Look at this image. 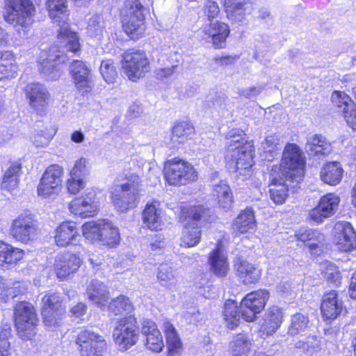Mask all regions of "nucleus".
Here are the masks:
<instances>
[{
	"label": "nucleus",
	"instance_id": "nucleus-35",
	"mask_svg": "<svg viewBox=\"0 0 356 356\" xmlns=\"http://www.w3.org/2000/svg\"><path fill=\"white\" fill-rule=\"evenodd\" d=\"M344 170L339 161H327L321 168L320 179L325 184L335 186L343 177Z\"/></svg>",
	"mask_w": 356,
	"mask_h": 356
},
{
	"label": "nucleus",
	"instance_id": "nucleus-58",
	"mask_svg": "<svg viewBox=\"0 0 356 356\" xmlns=\"http://www.w3.org/2000/svg\"><path fill=\"white\" fill-rule=\"evenodd\" d=\"M238 58L239 56L237 55L222 54L214 56L213 60L218 66L226 67L234 64Z\"/></svg>",
	"mask_w": 356,
	"mask_h": 356
},
{
	"label": "nucleus",
	"instance_id": "nucleus-24",
	"mask_svg": "<svg viewBox=\"0 0 356 356\" xmlns=\"http://www.w3.org/2000/svg\"><path fill=\"white\" fill-rule=\"evenodd\" d=\"M207 39H209L214 49H223L227 47V39L230 36L231 29L227 23L216 20L209 22L202 31Z\"/></svg>",
	"mask_w": 356,
	"mask_h": 356
},
{
	"label": "nucleus",
	"instance_id": "nucleus-39",
	"mask_svg": "<svg viewBox=\"0 0 356 356\" xmlns=\"http://www.w3.org/2000/svg\"><path fill=\"white\" fill-rule=\"evenodd\" d=\"M57 39L64 44L67 52L79 55L81 51V44L79 33L71 29L70 25L61 26L57 34Z\"/></svg>",
	"mask_w": 356,
	"mask_h": 356
},
{
	"label": "nucleus",
	"instance_id": "nucleus-55",
	"mask_svg": "<svg viewBox=\"0 0 356 356\" xmlns=\"http://www.w3.org/2000/svg\"><path fill=\"white\" fill-rule=\"evenodd\" d=\"M65 185L66 189L70 194L76 195L85 188L86 183L80 177L70 176L66 181Z\"/></svg>",
	"mask_w": 356,
	"mask_h": 356
},
{
	"label": "nucleus",
	"instance_id": "nucleus-9",
	"mask_svg": "<svg viewBox=\"0 0 356 356\" xmlns=\"http://www.w3.org/2000/svg\"><path fill=\"white\" fill-rule=\"evenodd\" d=\"M37 14L33 0H4L3 19L9 24L29 28Z\"/></svg>",
	"mask_w": 356,
	"mask_h": 356
},
{
	"label": "nucleus",
	"instance_id": "nucleus-42",
	"mask_svg": "<svg viewBox=\"0 0 356 356\" xmlns=\"http://www.w3.org/2000/svg\"><path fill=\"white\" fill-rule=\"evenodd\" d=\"M252 346V340L245 333L236 334L230 342V348L233 356H248Z\"/></svg>",
	"mask_w": 356,
	"mask_h": 356
},
{
	"label": "nucleus",
	"instance_id": "nucleus-51",
	"mask_svg": "<svg viewBox=\"0 0 356 356\" xmlns=\"http://www.w3.org/2000/svg\"><path fill=\"white\" fill-rule=\"evenodd\" d=\"M322 274L326 281L334 286H339L341 284L342 275L339 267L335 264L326 262Z\"/></svg>",
	"mask_w": 356,
	"mask_h": 356
},
{
	"label": "nucleus",
	"instance_id": "nucleus-52",
	"mask_svg": "<svg viewBox=\"0 0 356 356\" xmlns=\"http://www.w3.org/2000/svg\"><path fill=\"white\" fill-rule=\"evenodd\" d=\"M11 336V328L8 325L0 327V356H12L13 349L8 339Z\"/></svg>",
	"mask_w": 356,
	"mask_h": 356
},
{
	"label": "nucleus",
	"instance_id": "nucleus-43",
	"mask_svg": "<svg viewBox=\"0 0 356 356\" xmlns=\"http://www.w3.org/2000/svg\"><path fill=\"white\" fill-rule=\"evenodd\" d=\"M215 191L218 206L225 211L229 210L234 202V197L229 186L219 184L216 186Z\"/></svg>",
	"mask_w": 356,
	"mask_h": 356
},
{
	"label": "nucleus",
	"instance_id": "nucleus-26",
	"mask_svg": "<svg viewBox=\"0 0 356 356\" xmlns=\"http://www.w3.org/2000/svg\"><path fill=\"white\" fill-rule=\"evenodd\" d=\"M209 270L215 276L225 277L229 271V262L227 254L222 251V241H217L216 247L208 254Z\"/></svg>",
	"mask_w": 356,
	"mask_h": 356
},
{
	"label": "nucleus",
	"instance_id": "nucleus-6",
	"mask_svg": "<svg viewBox=\"0 0 356 356\" xmlns=\"http://www.w3.org/2000/svg\"><path fill=\"white\" fill-rule=\"evenodd\" d=\"M13 321L17 335L22 340H31L38 332L40 319L35 307L29 301L15 303L13 308Z\"/></svg>",
	"mask_w": 356,
	"mask_h": 356
},
{
	"label": "nucleus",
	"instance_id": "nucleus-56",
	"mask_svg": "<svg viewBox=\"0 0 356 356\" xmlns=\"http://www.w3.org/2000/svg\"><path fill=\"white\" fill-rule=\"evenodd\" d=\"M172 267L162 264L159 267L157 273V279L163 285H168L175 278Z\"/></svg>",
	"mask_w": 356,
	"mask_h": 356
},
{
	"label": "nucleus",
	"instance_id": "nucleus-1",
	"mask_svg": "<svg viewBox=\"0 0 356 356\" xmlns=\"http://www.w3.org/2000/svg\"><path fill=\"white\" fill-rule=\"evenodd\" d=\"M307 169V159L301 147L295 143H287L283 149L278 164L269 171L268 194L276 205L286 203L290 191L299 188Z\"/></svg>",
	"mask_w": 356,
	"mask_h": 356
},
{
	"label": "nucleus",
	"instance_id": "nucleus-12",
	"mask_svg": "<svg viewBox=\"0 0 356 356\" xmlns=\"http://www.w3.org/2000/svg\"><path fill=\"white\" fill-rule=\"evenodd\" d=\"M112 337L114 343L122 352L136 345L140 337L137 318L134 315H128L118 318L113 328Z\"/></svg>",
	"mask_w": 356,
	"mask_h": 356
},
{
	"label": "nucleus",
	"instance_id": "nucleus-41",
	"mask_svg": "<svg viewBox=\"0 0 356 356\" xmlns=\"http://www.w3.org/2000/svg\"><path fill=\"white\" fill-rule=\"evenodd\" d=\"M15 56L12 51L0 52V81L10 79L15 76Z\"/></svg>",
	"mask_w": 356,
	"mask_h": 356
},
{
	"label": "nucleus",
	"instance_id": "nucleus-63",
	"mask_svg": "<svg viewBox=\"0 0 356 356\" xmlns=\"http://www.w3.org/2000/svg\"><path fill=\"white\" fill-rule=\"evenodd\" d=\"M71 140L76 143H81L84 140V135L81 130L74 131L71 134Z\"/></svg>",
	"mask_w": 356,
	"mask_h": 356
},
{
	"label": "nucleus",
	"instance_id": "nucleus-2",
	"mask_svg": "<svg viewBox=\"0 0 356 356\" xmlns=\"http://www.w3.org/2000/svg\"><path fill=\"white\" fill-rule=\"evenodd\" d=\"M210 207L197 200L183 202L178 206L177 218L182 227L181 245L190 248L201 241V225L211 223L213 218Z\"/></svg>",
	"mask_w": 356,
	"mask_h": 356
},
{
	"label": "nucleus",
	"instance_id": "nucleus-49",
	"mask_svg": "<svg viewBox=\"0 0 356 356\" xmlns=\"http://www.w3.org/2000/svg\"><path fill=\"white\" fill-rule=\"evenodd\" d=\"M99 72L104 80L108 83L115 82L118 73L113 59H104L101 62Z\"/></svg>",
	"mask_w": 356,
	"mask_h": 356
},
{
	"label": "nucleus",
	"instance_id": "nucleus-64",
	"mask_svg": "<svg viewBox=\"0 0 356 356\" xmlns=\"http://www.w3.org/2000/svg\"><path fill=\"white\" fill-rule=\"evenodd\" d=\"M348 292L350 298L356 300V284L349 282Z\"/></svg>",
	"mask_w": 356,
	"mask_h": 356
},
{
	"label": "nucleus",
	"instance_id": "nucleus-22",
	"mask_svg": "<svg viewBox=\"0 0 356 356\" xmlns=\"http://www.w3.org/2000/svg\"><path fill=\"white\" fill-rule=\"evenodd\" d=\"M82 264L79 254L65 252L58 256L54 262V270L60 281L68 280L76 273Z\"/></svg>",
	"mask_w": 356,
	"mask_h": 356
},
{
	"label": "nucleus",
	"instance_id": "nucleus-36",
	"mask_svg": "<svg viewBox=\"0 0 356 356\" xmlns=\"http://www.w3.org/2000/svg\"><path fill=\"white\" fill-rule=\"evenodd\" d=\"M335 245L341 252H350L356 248V232L350 222L341 224V229L336 235Z\"/></svg>",
	"mask_w": 356,
	"mask_h": 356
},
{
	"label": "nucleus",
	"instance_id": "nucleus-13",
	"mask_svg": "<svg viewBox=\"0 0 356 356\" xmlns=\"http://www.w3.org/2000/svg\"><path fill=\"white\" fill-rule=\"evenodd\" d=\"M74 343L80 356H103L107 348L104 337L86 326L79 328Z\"/></svg>",
	"mask_w": 356,
	"mask_h": 356
},
{
	"label": "nucleus",
	"instance_id": "nucleus-45",
	"mask_svg": "<svg viewBox=\"0 0 356 356\" xmlns=\"http://www.w3.org/2000/svg\"><path fill=\"white\" fill-rule=\"evenodd\" d=\"M309 151L315 156L327 155L331 152V145L321 135L315 134L308 143Z\"/></svg>",
	"mask_w": 356,
	"mask_h": 356
},
{
	"label": "nucleus",
	"instance_id": "nucleus-3",
	"mask_svg": "<svg viewBox=\"0 0 356 356\" xmlns=\"http://www.w3.org/2000/svg\"><path fill=\"white\" fill-rule=\"evenodd\" d=\"M225 161L239 175H250L255 164V146L244 130L233 129L226 136Z\"/></svg>",
	"mask_w": 356,
	"mask_h": 356
},
{
	"label": "nucleus",
	"instance_id": "nucleus-53",
	"mask_svg": "<svg viewBox=\"0 0 356 356\" xmlns=\"http://www.w3.org/2000/svg\"><path fill=\"white\" fill-rule=\"evenodd\" d=\"M320 236L321 232L318 229L308 228H301L294 234L296 241L303 244H307L312 241L318 240Z\"/></svg>",
	"mask_w": 356,
	"mask_h": 356
},
{
	"label": "nucleus",
	"instance_id": "nucleus-37",
	"mask_svg": "<svg viewBox=\"0 0 356 356\" xmlns=\"http://www.w3.org/2000/svg\"><path fill=\"white\" fill-rule=\"evenodd\" d=\"M251 0H222V6L227 19L242 21L251 6Z\"/></svg>",
	"mask_w": 356,
	"mask_h": 356
},
{
	"label": "nucleus",
	"instance_id": "nucleus-61",
	"mask_svg": "<svg viewBox=\"0 0 356 356\" xmlns=\"http://www.w3.org/2000/svg\"><path fill=\"white\" fill-rule=\"evenodd\" d=\"M53 137L52 133H44L43 131H41L40 133H38L35 136V142L39 143L37 144V146H43L44 145H47L50 140Z\"/></svg>",
	"mask_w": 356,
	"mask_h": 356
},
{
	"label": "nucleus",
	"instance_id": "nucleus-19",
	"mask_svg": "<svg viewBox=\"0 0 356 356\" xmlns=\"http://www.w3.org/2000/svg\"><path fill=\"white\" fill-rule=\"evenodd\" d=\"M25 94L33 111L40 116L45 115L51 98L47 89L41 83H31L26 86Z\"/></svg>",
	"mask_w": 356,
	"mask_h": 356
},
{
	"label": "nucleus",
	"instance_id": "nucleus-62",
	"mask_svg": "<svg viewBox=\"0 0 356 356\" xmlns=\"http://www.w3.org/2000/svg\"><path fill=\"white\" fill-rule=\"evenodd\" d=\"M324 241V235L321 232V236L319 237L318 240L312 241L307 243V247L309 252L312 254L316 253V250L323 246Z\"/></svg>",
	"mask_w": 356,
	"mask_h": 356
},
{
	"label": "nucleus",
	"instance_id": "nucleus-25",
	"mask_svg": "<svg viewBox=\"0 0 356 356\" xmlns=\"http://www.w3.org/2000/svg\"><path fill=\"white\" fill-rule=\"evenodd\" d=\"M141 332L147 350L154 353H159L163 350V339L156 322L150 318L143 319L141 323Z\"/></svg>",
	"mask_w": 356,
	"mask_h": 356
},
{
	"label": "nucleus",
	"instance_id": "nucleus-20",
	"mask_svg": "<svg viewBox=\"0 0 356 356\" xmlns=\"http://www.w3.org/2000/svg\"><path fill=\"white\" fill-rule=\"evenodd\" d=\"M70 74L77 90L83 94H88L92 91V74L85 61L73 60L70 64Z\"/></svg>",
	"mask_w": 356,
	"mask_h": 356
},
{
	"label": "nucleus",
	"instance_id": "nucleus-32",
	"mask_svg": "<svg viewBox=\"0 0 356 356\" xmlns=\"http://www.w3.org/2000/svg\"><path fill=\"white\" fill-rule=\"evenodd\" d=\"M8 164L2 176L1 188L11 193L19 188L20 177L22 174V163L19 159L10 161Z\"/></svg>",
	"mask_w": 356,
	"mask_h": 356
},
{
	"label": "nucleus",
	"instance_id": "nucleus-10",
	"mask_svg": "<svg viewBox=\"0 0 356 356\" xmlns=\"http://www.w3.org/2000/svg\"><path fill=\"white\" fill-rule=\"evenodd\" d=\"M119 191L112 193L113 204L122 212L135 208L138 202L141 179L137 173L129 172L122 179Z\"/></svg>",
	"mask_w": 356,
	"mask_h": 356
},
{
	"label": "nucleus",
	"instance_id": "nucleus-7",
	"mask_svg": "<svg viewBox=\"0 0 356 356\" xmlns=\"http://www.w3.org/2000/svg\"><path fill=\"white\" fill-rule=\"evenodd\" d=\"M122 73L131 81L144 78L151 70V60L146 51L136 47L125 49L121 54Z\"/></svg>",
	"mask_w": 356,
	"mask_h": 356
},
{
	"label": "nucleus",
	"instance_id": "nucleus-30",
	"mask_svg": "<svg viewBox=\"0 0 356 356\" xmlns=\"http://www.w3.org/2000/svg\"><path fill=\"white\" fill-rule=\"evenodd\" d=\"M162 328L166 343L165 356L180 355L183 351V343L176 327L170 321L166 319L163 321Z\"/></svg>",
	"mask_w": 356,
	"mask_h": 356
},
{
	"label": "nucleus",
	"instance_id": "nucleus-31",
	"mask_svg": "<svg viewBox=\"0 0 356 356\" xmlns=\"http://www.w3.org/2000/svg\"><path fill=\"white\" fill-rule=\"evenodd\" d=\"M256 227L255 213L250 207L241 210L232 223V229L236 236L250 232Z\"/></svg>",
	"mask_w": 356,
	"mask_h": 356
},
{
	"label": "nucleus",
	"instance_id": "nucleus-59",
	"mask_svg": "<svg viewBox=\"0 0 356 356\" xmlns=\"http://www.w3.org/2000/svg\"><path fill=\"white\" fill-rule=\"evenodd\" d=\"M86 163L87 161L84 158H80L76 161L70 172V176L80 177L81 176L85 175L87 171Z\"/></svg>",
	"mask_w": 356,
	"mask_h": 356
},
{
	"label": "nucleus",
	"instance_id": "nucleus-54",
	"mask_svg": "<svg viewBox=\"0 0 356 356\" xmlns=\"http://www.w3.org/2000/svg\"><path fill=\"white\" fill-rule=\"evenodd\" d=\"M60 58V55L53 56L52 55L48 54L46 58L38 61V68L40 72L42 73H51L54 70H57V69H56L57 66L56 62Z\"/></svg>",
	"mask_w": 356,
	"mask_h": 356
},
{
	"label": "nucleus",
	"instance_id": "nucleus-27",
	"mask_svg": "<svg viewBox=\"0 0 356 356\" xmlns=\"http://www.w3.org/2000/svg\"><path fill=\"white\" fill-rule=\"evenodd\" d=\"M25 257V250L0 240V270H8L20 264Z\"/></svg>",
	"mask_w": 356,
	"mask_h": 356
},
{
	"label": "nucleus",
	"instance_id": "nucleus-46",
	"mask_svg": "<svg viewBox=\"0 0 356 356\" xmlns=\"http://www.w3.org/2000/svg\"><path fill=\"white\" fill-rule=\"evenodd\" d=\"M108 310L114 315H120L126 312L134 310V306L129 298L120 295L111 300L108 306Z\"/></svg>",
	"mask_w": 356,
	"mask_h": 356
},
{
	"label": "nucleus",
	"instance_id": "nucleus-16",
	"mask_svg": "<svg viewBox=\"0 0 356 356\" xmlns=\"http://www.w3.org/2000/svg\"><path fill=\"white\" fill-rule=\"evenodd\" d=\"M269 298V293L265 289H258L246 294L241 300L240 312L242 318L254 322L257 315L264 310Z\"/></svg>",
	"mask_w": 356,
	"mask_h": 356
},
{
	"label": "nucleus",
	"instance_id": "nucleus-14",
	"mask_svg": "<svg viewBox=\"0 0 356 356\" xmlns=\"http://www.w3.org/2000/svg\"><path fill=\"white\" fill-rule=\"evenodd\" d=\"M40 230L39 222L35 216L26 211L13 220L9 234L15 241L26 244L38 235Z\"/></svg>",
	"mask_w": 356,
	"mask_h": 356
},
{
	"label": "nucleus",
	"instance_id": "nucleus-21",
	"mask_svg": "<svg viewBox=\"0 0 356 356\" xmlns=\"http://www.w3.org/2000/svg\"><path fill=\"white\" fill-rule=\"evenodd\" d=\"M340 203V197L334 193L321 196L318 204L309 211V219L318 224L333 216Z\"/></svg>",
	"mask_w": 356,
	"mask_h": 356
},
{
	"label": "nucleus",
	"instance_id": "nucleus-48",
	"mask_svg": "<svg viewBox=\"0 0 356 356\" xmlns=\"http://www.w3.org/2000/svg\"><path fill=\"white\" fill-rule=\"evenodd\" d=\"M86 293L89 300L95 303L101 304L106 300L108 292L104 289V286L97 282H92L86 289Z\"/></svg>",
	"mask_w": 356,
	"mask_h": 356
},
{
	"label": "nucleus",
	"instance_id": "nucleus-57",
	"mask_svg": "<svg viewBox=\"0 0 356 356\" xmlns=\"http://www.w3.org/2000/svg\"><path fill=\"white\" fill-rule=\"evenodd\" d=\"M220 12V8L216 1L207 0L203 8V13L208 21L213 22V20L218 17Z\"/></svg>",
	"mask_w": 356,
	"mask_h": 356
},
{
	"label": "nucleus",
	"instance_id": "nucleus-17",
	"mask_svg": "<svg viewBox=\"0 0 356 356\" xmlns=\"http://www.w3.org/2000/svg\"><path fill=\"white\" fill-rule=\"evenodd\" d=\"M69 210L81 218H93L99 211L97 191L93 188L87 189L84 195L74 197L69 204Z\"/></svg>",
	"mask_w": 356,
	"mask_h": 356
},
{
	"label": "nucleus",
	"instance_id": "nucleus-5",
	"mask_svg": "<svg viewBox=\"0 0 356 356\" xmlns=\"http://www.w3.org/2000/svg\"><path fill=\"white\" fill-rule=\"evenodd\" d=\"M81 232L87 243L106 248H115L120 241L118 228L106 218H99L84 222L81 225Z\"/></svg>",
	"mask_w": 356,
	"mask_h": 356
},
{
	"label": "nucleus",
	"instance_id": "nucleus-29",
	"mask_svg": "<svg viewBox=\"0 0 356 356\" xmlns=\"http://www.w3.org/2000/svg\"><path fill=\"white\" fill-rule=\"evenodd\" d=\"M234 268L236 275L245 285L254 284L261 277V271L243 257H237Z\"/></svg>",
	"mask_w": 356,
	"mask_h": 356
},
{
	"label": "nucleus",
	"instance_id": "nucleus-40",
	"mask_svg": "<svg viewBox=\"0 0 356 356\" xmlns=\"http://www.w3.org/2000/svg\"><path fill=\"white\" fill-rule=\"evenodd\" d=\"M44 5L49 17L56 22L70 15L68 0H46Z\"/></svg>",
	"mask_w": 356,
	"mask_h": 356
},
{
	"label": "nucleus",
	"instance_id": "nucleus-15",
	"mask_svg": "<svg viewBox=\"0 0 356 356\" xmlns=\"http://www.w3.org/2000/svg\"><path fill=\"white\" fill-rule=\"evenodd\" d=\"M63 168L58 164H51L43 172L37 186V194L47 199L58 195L63 188Z\"/></svg>",
	"mask_w": 356,
	"mask_h": 356
},
{
	"label": "nucleus",
	"instance_id": "nucleus-18",
	"mask_svg": "<svg viewBox=\"0 0 356 356\" xmlns=\"http://www.w3.org/2000/svg\"><path fill=\"white\" fill-rule=\"evenodd\" d=\"M319 309L323 321L330 323L346 311V306L339 291L331 289L323 293Z\"/></svg>",
	"mask_w": 356,
	"mask_h": 356
},
{
	"label": "nucleus",
	"instance_id": "nucleus-44",
	"mask_svg": "<svg viewBox=\"0 0 356 356\" xmlns=\"http://www.w3.org/2000/svg\"><path fill=\"white\" fill-rule=\"evenodd\" d=\"M280 138L275 135H270L266 137L261 143L262 154L264 159L272 161L277 156L280 150Z\"/></svg>",
	"mask_w": 356,
	"mask_h": 356
},
{
	"label": "nucleus",
	"instance_id": "nucleus-33",
	"mask_svg": "<svg viewBox=\"0 0 356 356\" xmlns=\"http://www.w3.org/2000/svg\"><path fill=\"white\" fill-rule=\"evenodd\" d=\"M159 202L152 201L147 202L142 211V220L145 227L152 231H161L163 225L162 211Z\"/></svg>",
	"mask_w": 356,
	"mask_h": 356
},
{
	"label": "nucleus",
	"instance_id": "nucleus-34",
	"mask_svg": "<svg viewBox=\"0 0 356 356\" xmlns=\"http://www.w3.org/2000/svg\"><path fill=\"white\" fill-rule=\"evenodd\" d=\"M78 236L76 222L63 221L55 229L54 242L57 246L65 248L71 245Z\"/></svg>",
	"mask_w": 356,
	"mask_h": 356
},
{
	"label": "nucleus",
	"instance_id": "nucleus-50",
	"mask_svg": "<svg viewBox=\"0 0 356 356\" xmlns=\"http://www.w3.org/2000/svg\"><path fill=\"white\" fill-rule=\"evenodd\" d=\"M307 315L301 313H296L291 316V323L289 327L288 333L292 336L297 335L304 332L309 324Z\"/></svg>",
	"mask_w": 356,
	"mask_h": 356
},
{
	"label": "nucleus",
	"instance_id": "nucleus-47",
	"mask_svg": "<svg viewBox=\"0 0 356 356\" xmlns=\"http://www.w3.org/2000/svg\"><path fill=\"white\" fill-rule=\"evenodd\" d=\"M240 310L234 304H226L222 311L223 319L229 330L236 329L240 324Z\"/></svg>",
	"mask_w": 356,
	"mask_h": 356
},
{
	"label": "nucleus",
	"instance_id": "nucleus-23",
	"mask_svg": "<svg viewBox=\"0 0 356 356\" xmlns=\"http://www.w3.org/2000/svg\"><path fill=\"white\" fill-rule=\"evenodd\" d=\"M331 102L341 113L348 125L356 130V104L345 92L334 90L332 92Z\"/></svg>",
	"mask_w": 356,
	"mask_h": 356
},
{
	"label": "nucleus",
	"instance_id": "nucleus-8",
	"mask_svg": "<svg viewBox=\"0 0 356 356\" xmlns=\"http://www.w3.org/2000/svg\"><path fill=\"white\" fill-rule=\"evenodd\" d=\"M163 177L170 186H181L196 182L198 172L191 163L185 159L175 157L163 163Z\"/></svg>",
	"mask_w": 356,
	"mask_h": 356
},
{
	"label": "nucleus",
	"instance_id": "nucleus-4",
	"mask_svg": "<svg viewBox=\"0 0 356 356\" xmlns=\"http://www.w3.org/2000/svg\"><path fill=\"white\" fill-rule=\"evenodd\" d=\"M145 10L140 0H124L118 10L122 30L131 40L137 41L146 35Z\"/></svg>",
	"mask_w": 356,
	"mask_h": 356
},
{
	"label": "nucleus",
	"instance_id": "nucleus-11",
	"mask_svg": "<svg viewBox=\"0 0 356 356\" xmlns=\"http://www.w3.org/2000/svg\"><path fill=\"white\" fill-rule=\"evenodd\" d=\"M66 313L65 299L60 292L49 291L41 298L40 314L42 323L47 329L60 327Z\"/></svg>",
	"mask_w": 356,
	"mask_h": 356
},
{
	"label": "nucleus",
	"instance_id": "nucleus-60",
	"mask_svg": "<svg viewBox=\"0 0 356 356\" xmlns=\"http://www.w3.org/2000/svg\"><path fill=\"white\" fill-rule=\"evenodd\" d=\"M87 311V306L83 302H77L70 309L71 316L75 318L83 316Z\"/></svg>",
	"mask_w": 356,
	"mask_h": 356
},
{
	"label": "nucleus",
	"instance_id": "nucleus-28",
	"mask_svg": "<svg viewBox=\"0 0 356 356\" xmlns=\"http://www.w3.org/2000/svg\"><path fill=\"white\" fill-rule=\"evenodd\" d=\"M283 321L282 309L277 306L270 307L263 317L259 328L262 338L273 335L280 327Z\"/></svg>",
	"mask_w": 356,
	"mask_h": 356
},
{
	"label": "nucleus",
	"instance_id": "nucleus-38",
	"mask_svg": "<svg viewBox=\"0 0 356 356\" xmlns=\"http://www.w3.org/2000/svg\"><path fill=\"white\" fill-rule=\"evenodd\" d=\"M195 128L190 121L179 120L175 122L171 129L170 140L173 143L182 145L193 138Z\"/></svg>",
	"mask_w": 356,
	"mask_h": 356
}]
</instances>
